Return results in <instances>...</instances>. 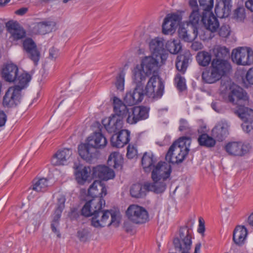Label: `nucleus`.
Instances as JSON below:
<instances>
[{
  "mask_svg": "<svg viewBox=\"0 0 253 253\" xmlns=\"http://www.w3.org/2000/svg\"><path fill=\"white\" fill-rule=\"evenodd\" d=\"M59 225V223H51V228L53 232L57 235L58 238H60L61 234L59 231L57 229V227Z\"/></svg>",
  "mask_w": 253,
  "mask_h": 253,
  "instance_id": "obj_59",
  "label": "nucleus"
},
{
  "mask_svg": "<svg viewBox=\"0 0 253 253\" xmlns=\"http://www.w3.org/2000/svg\"><path fill=\"white\" fill-rule=\"evenodd\" d=\"M179 130L180 131H183L186 133H191V129L188 122L186 120L183 119L180 120Z\"/></svg>",
  "mask_w": 253,
  "mask_h": 253,
  "instance_id": "obj_49",
  "label": "nucleus"
},
{
  "mask_svg": "<svg viewBox=\"0 0 253 253\" xmlns=\"http://www.w3.org/2000/svg\"><path fill=\"white\" fill-rule=\"evenodd\" d=\"M128 108L122 100L115 97L113 99V112L112 116L117 118H121L123 120L127 116Z\"/></svg>",
  "mask_w": 253,
  "mask_h": 253,
  "instance_id": "obj_28",
  "label": "nucleus"
},
{
  "mask_svg": "<svg viewBox=\"0 0 253 253\" xmlns=\"http://www.w3.org/2000/svg\"><path fill=\"white\" fill-rule=\"evenodd\" d=\"M146 191H151L145 188V184L143 187L140 184H133L130 190V193L132 197L139 198L145 196Z\"/></svg>",
  "mask_w": 253,
  "mask_h": 253,
  "instance_id": "obj_38",
  "label": "nucleus"
},
{
  "mask_svg": "<svg viewBox=\"0 0 253 253\" xmlns=\"http://www.w3.org/2000/svg\"><path fill=\"white\" fill-rule=\"evenodd\" d=\"M25 82L21 80L20 85H14L8 88L3 97L2 104L4 107L13 108L20 103L21 91L28 86L25 85Z\"/></svg>",
  "mask_w": 253,
  "mask_h": 253,
  "instance_id": "obj_8",
  "label": "nucleus"
},
{
  "mask_svg": "<svg viewBox=\"0 0 253 253\" xmlns=\"http://www.w3.org/2000/svg\"><path fill=\"white\" fill-rule=\"evenodd\" d=\"M242 127L243 130L248 133L253 131V126L252 125V123L249 122H244V123L242 125Z\"/></svg>",
  "mask_w": 253,
  "mask_h": 253,
  "instance_id": "obj_55",
  "label": "nucleus"
},
{
  "mask_svg": "<svg viewBox=\"0 0 253 253\" xmlns=\"http://www.w3.org/2000/svg\"><path fill=\"white\" fill-rule=\"evenodd\" d=\"M32 186V189L37 192H45L48 186V180L44 178L35 179L33 181Z\"/></svg>",
  "mask_w": 253,
  "mask_h": 253,
  "instance_id": "obj_40",
  "label": "nucleus"
},
{
  "mask_svg": "<svg viewBox=\"0 0 253 253\" xmlns=\"http://www.w3.org/2000/svg\"><path fill=\"white\" fill-rule=\"evenodd\" d=\"M213 52L216 59L213 60L227 61L226 59L229 57V50L225 46H217L214 48Z\"/></svg>",
  "mask_w": 253,
  "mask_h": 253,
  "instance_id": "obj_41",
  "label": "nucleus"
},
{
  "mask_svg": "<svg viewBox=\"0 0 253 253\" xmlns=\"http://www.w3.org/2000/svg\"><path fill=\"white\" fill-rule=\"evenodd\" d=\"M248 234L247 229L244 226H237L233 233V239L236 244L242 245L246 238Z\"/></svg>",
  "mask_w": 253,
  "mask_h": 253,
  "instance_id": "obj_33",
  "label": "nucleus"
},
{
  "mask_svg": "<svg viewBox=\"0 0 253 253\" xmlns=\"http://www.w3.org/2000/svg\"><path fill=\"white\" fill-rule=\"evenodd\" d=\"M28 11V8L27 7H22L15 11V13L17 15L22 16L26 14Z\"/></svg>",
  "mask_w": 253,
  "mask_h": 253,
  "instance_id": "obj_63",
  "label": "nucleus"
},
{
  "mask_svg": "<svg viewBox=\"0 0 253 253\" xmlns=\"http://www.w3.org/2000/svg\"><path fill=\"white\" fill-rule=\"evenodd\" d=\"M231 58L237 65H250L253 63V51L248 47H240L232 51Z\"/></svg>",
  "mask_w": 253,
  "mask_h": 253,
  "instance_id": "obj_12",
  "label": "nucleus"
},
{
  "mask_svg": "<svg viewBox=\"0 0 253 253\" xmlns=\"http://www.w3.org/2000/svg\"><path fill=\"white\" fill-rule=\"evenodd\" d=\"M166 48L171 54H177L181 49L182 46L178 39L168 41Z\"/></svg>",
  "mask_w": 253,
  "mask_h": 253,
  "instance_id": "obj_42",
  "label": "nucleus"
},
{
  "mask_svg": "<svg viewBox=\"0 0 253 253\" xmlns=\"http://www.w3.org/2000/svg\"><path fill=\"white\" fill-rule=\"evenodd\" d=\"M245 6L248 9L253 12V0H248L246 1Z\"/></svg>",
  "mask_w": 253,
  "mask_h": 253,
  "instance_id": "obj_64",
  "label": "nucleus"
},
{
  "mask_svg": "<svg viewBox=\"0 0 253 253\" xmlns=\"http://www.w3.org/2000/svg\"><path fill=\"white\" fill-rule=\"evenodd\" d=\"M164 85L158 75L152 76L145 88L146 95L150 98H160L163 94Z\"/></svg>",
  "mask_w": 253,
  "mask_h": 253,
  "instance_id": "obj_11",
  "label": "nucleus"
},
{
  "mask_svg": "<svg viewBox=\"0 0 253 253\" xmlns=\"http://www.w3.org/2000/svg\"><path fill=\"white\" fill-rule=\"evenodd\" d=\"M105 129L109 133H116L122 129L123 126V120L111 116L102 121Z\"/></svg>",
  "mask_w": 253,
  "mask_h": 253,
  "instance_id": "obj_21",
  "label": "nucleus"
},
{
  "mask_svg": "<svg viewBox=\"0 0 253 253\" xmlns=\"http://www.w3.org/2000/svg\"><path fill=\"white\" fill-rule=\"evenodd\" d=\"M202 15H201L199 10H196L195 9L192 10L191 14L189 17V24L192 26V29L197 28L200 22H201Z\"/></svg>",
  "mask_w": 253,
  "mask_h": 253,
  "instance_id": "obj_45",
  "label": "nucleus"
},
{
  "mask_svg": "<svg viewBox=\"0 0 253 253\" xmlns=\"http://www.w3.org/2000/svg\"><path fill=\"white\" fill-rule=\"evenodd\" d=\"M229 124L225 120L218 122L211 131L212 136L218 141H223L229 134Z\"/></svg>",
  "mask_w": 253,
  "mask_h": 253,
  "instance_id": "obj_19",
  "label": "nucleus"
},
{
  "mask_svg": "<svg viewBox=\"0 0 253 253\" xmlns=\"http://www.w3.org/2000/svg\"><path fill=\"white\" fill-rule=\"evenodd\" d=\"M6 121V115L3 111H0V127L4 125Z\"/></svg>",
  "mask_w": 253,
  "mask_h": 253,
  "instance_id": "obj_62",
  "label": "nucleus"
},
{
  "mask_svg": "<svg viewBox=\"0 0 253 253\" xmlns=\"http://www.w3.org/2000/svg\"><path fill=\"white\" fill-rule=\"evenodd\" d=\"M234 113L244 122H253V110L252 109L241 105Z\"/></svg>",
  "mask_w": 253,
  "mask_h": 253,
  "instance_id": "obj_32",
  "label": "nucleus"
},
{
  "mask_svg": "<svg viewBox=\"0 0 253 253\" xmlns=\"http://www.w3.org/2000/svg\"><path fill=\"white\" fill-rule=\"evenodd\" d=\"M234 16L238 20L242 21L246 17L245 10L243 7H238L234 11Z\"/></svg>",
  "mask_w": 253,
  "mask_h": 253,
  "instance_id": "obj_52",
  "label": "nucleus"
},
{
  "mask_svg": "<svg viewBox=\"0 0 253 253\" xmlns=\"http://www.w3.org/2000/svg\"><path fill=\"white\" fill-rule=\"evenodd\" d=\"M191 142L189 137L179 138L169 147L166 155V160L173 164L182 163L189 153Z\"/></svg>",
  "mask_w": 253,
  "mask_h": 253,
  "instance_id": "obj_3",
  "label": "nucleus"
},
{
  "mask_svg": "<svg viewBox=\"0 0 253 253\" xmlns=\"http://www.w3.org/2000/svg\"><path fill=\"white\" fill-rule=\"evenodd\" d=\"M127 157L129 159L133 158L137 155V149L136 147L133 145L129 144L127 149Z\"/></svg>",
  "mask_w": 253,
  "mask_h": 253,
  "instance_id": "obj_53",
  "label": "nucleus"
},
{
  "mask_svg": "<svg viewBox=\"0 0 253 253\" xmlns=\"http://www.w3.org/2000/svg\"><path fill=\"white\" fill-rule=\"evenodd\" d=\"M125 84V74L123 72L120 73L116 78L115 85L118 90L123 91Z\"/></svg>",
  "mask_w": 253,
  "mask_h": 253,
  "instance_id": "obj_46",
  "label": "nucleus"
},
{
  "mask_svg": "<svg viewBox=\"0 0 253 253\" xmlns=\"http://www.w3.org/2000/svg\"><path fill=\"white\" fill-rule=\"evenodd\" d=\"M246 78L249 84L253 85V68H250L247 71Z\"/></svg>",
  "mask_w": 253,
  "mask_h": 253,
  "instance_id": "obj_56",
  "label": "nucleus"
},
{
  "mask_svg": "<svg viewBox=\"0 0 253 253\" xmlns=\"http://www.w3.org/2000/svg\"><path fill=\"white\" fill-rule=\"evenodd\" d=\"M224 148L230 156L242 157L249 152L251 146L248 143L234 141L228 143Z\"/></svg>",
  "mask_w": 253,
  "mask_h": 253,
  "instance_id": "obj_15",
  "label": "nucleus"
},
{
  "mask_svg": "<svg viewBox=\"0 0 253 253\" xmlns=\"http://www.w3.org/2000/svg\"><path fill=\"white\" fill-rule=\"evenodd\" d=\"M199 2L203 11H211L213 6V0H199Z\"/></svg>",
  "mask_w": 253,
  "mask_h": 253,
  "instance_id": "obj_47",
  "label": "nucleus"
},
{
  "mask_svg": "<svg viewBox=\"0 0 253 253\" xmlns=\"http://www.w3.org/2000/svg\"><path fill=\"white\" fill-rule=\"evenodd\" d=\"M88 196L93 198H103L107 194V189L101 181L95 180L90 186L88 190Z\"/></svg>",
  "mask_w": 253,
  "mask_h": 253,
  "instance_id": "obj_23",
  "label": "nucleus"
},
{
  "mask_svg": "<svg viewBox=\"0 0 253 253\" xmlns=\"http://www.w3.org/2000/svg\"><path fill=\"white\" fill-rule=\"evenodd\" d=\"M74 168L75 169V174L79 183L83 184L88 180L91 172L89 167H84L81 170L78 171L79 166L77 163H74Z\"/></svg>",
  "mask_w": 253,
  "mask_h": 253,
  "instance_id": "obj_35",
  "label": "nucleus"
},
{
  "mask_svg": "<svg viewBox=\"0 0 253 253\" xmlns=\"http://www.w3.org/2000/svg\"><path fill=\"white\" fill-rule=\"evenodd\" d=\"M126 214L129 220L136 224L145 223L149 219L147 211L136 205L129 206L126 211Z\"/></svg>",
  "mask_w": 253,
  "mask_h": 253,
  "instance_id": "obj_13",
  "label": "nucleus"
},
{
  "mask_svg": "<svg viewBox=\"0 0 253 253\" xmlns=\"http://www.w3.org/2000/svg\"><path fill=\"white\" fill-rule=\"evenodd\" d=\"M199 227L198 228V232L199 233L202 234L204 235V232L205 231V222L202 217H200L199 218Z\"/></svg>",
  "mask_w": 253,
  "mask_h": 253,
  "instance_id": "obj_57",
  "label": "nucleus"
},
{
  "mask_svg": "<svg viewBox=\"0 0 253 253\" xmlns=\"http://www.w3.org/2000/svg\"><path fill=\"white\" fill-rule=\"evenodd\" d=\"M1 76L4 80L7 82L15 83V85H20V80L25 82V85H28L31 80V75L25 72H19L18 67L13 64H6L2 68Z\"/></svg>",
  "mask_w": 253,
  "mask_h": 253,
  "instance_id": "obj_7",
  "label": "nucleus"
},
{
  "mask_svg": "<svg viewBox=\"0 0 253 253\" xmlns=\"http://www.w3.org/2000/svg\"><path fill=\"white\" fill-rule=\"evenodd\" d=\"M151 172L153 182L145 183V188L156 194L164 192L166 189L167 181L171 172L170 165L166 162H159L153 166Z\"/></svg>",
  "mask_w": 253,
  "mask_h": 253,
  "instance_id": "obj_2",
  "label": "nucleus"
},
{
  "mask_svg": "<svg viewBox=\"0 0 253 253\" xmlns=\"http://www.w3.org/2000/svg\"><path fill=\"white\" fill-rule=\"evenodd\" d=\"M198 142L201 146L207 147H212L215 144V140L206 133L200 135L198 138Z\"/></svg>",
  "mask_w": 253,
  "mask_h": 253,
  "instance_id": "obj_44",
  "label": "nucleus"
},
{
  "mask_svg": "<svg viewBox=\"0 0 253 253\" xmlns=\"http://www.w3.org/2000/svg\"><path fill=\"white\" fill-rule=\"evenodd\" d=\"M190 57L189 55H180L177 57L175 63L178 71L184 74L188 66Z\"/></svg>",
  "mask_w": 253,
  "mask_h": 253,
  "instance_id": "obj_36",
  "label": "nucleus"
},
{
  "mask_svg": "<svg viewBox=\"0 0 253 253\" xmlns=\"http://www.w3.org/2000/svg\"><path fill=\"white\" fill-rule=\"evenodd\" d=\"M180 20V16L176 13L168 14L164 20L162 25V32L165 35L173 32Z\"/></svg>",
  "mask_w": 253,
  "mask_h": 253,
  "instance_id": "obj_17",
  "label": "nucleus"
},
{
  "mask_svg": "<svg viewBox=\"0 0 253 253\" xmlns=\"http://www.w3.org/2000/svg\"><path fill=\"white\" fill-rule=\"evenodd\" d=\"M58 201L57 204L56 210H60V211L63 210L65 208V202L66 199L64 196H61L58 198Z\"/></svg>",
  "mask_w": 253,
  "mask_h": 253,
  "instance_id": "obj_54",
  "label": "nucleus"
},
{
  "mask_svg": "<svg viewBox=\"0 0 253 253\" xmlns=\"http://www.w3.org/2000/svg\"><path fill=\"white\" fill-rule=\"evenodd\" d=\"M90 234V230L87 228L82 229L77 232V236L81 241H85Z\"/></svg>",
  "mask_w": 253,
  "mask_h": 253,
  "instance_id": "obj_50",
  "label": "nucleus"
},
{
  "mask_svg": "<svg viewBox=\"0 0 253 253\" xmlns=\"http://www.w3.org/2000/svg\"><path fill=\"white\" fill-rule=\"evenodd\" d=\"M191 48L193 50L197 51L203 48V44L200 42H195L192 43Z\"/></svg>",
  "mask_w": 253,
  "mask_h": 253,
  "instance_id": "obj_61",
  "label": "nucleus"
},
{
  "mask_svg": "<svg viewBox=\"0 0 253 253\" xmlns=\"http://www.w3.org/2000/svg\"><path fill=\"white\" fill-rule=\"evenodd\" d=\"M192 231L187 227L179 229V236L173 239L174 248L179 253H190L192 245Z\"/></svg>",
  "mask_w": 253,
  "mask_h": 253,
  "instance_id": "obj_9",
  "label": "nucleus"
},
{
  "mask_svg": "<svg viewBox=\"0 0 253 253\" xmlns=\"http://www.w3.org/2000/svg\"><path fill=\"white\" fill-rule=\"evenodd\" d=\"M230 28L228 25L223 24L221 26L219 31V35L223 38H226L230 34Z\"/></svg>",
  "mask_w": 253,
  "mask_h": 253,
  "instance_id": "obj_51",
  "label": "nucleus"
},
{
  "mask_svg": "<svg viewBox=\"0 0 253 253\" xmlns=\"http://www.w3.org/2000/svg\"><path fill=\"white\" fill-rule=\"evenodd\" d=\"M130 132L126 129H121L118 134H114L111 138V143L113 147H123L129 141Z\"/></svg>",
  "mask_w": 253,
  "mask_h": 253,
  "instance_id": "obj_22",
  "label": "nucleus"
},
{
  "mask_svg": "<svg viewBox=\"0 0 253 253\" xmlns=\"http://www.w3.org/2000/svg\"><path fill=\"white\" fill-rule=\"evenodd\" d=\"M88 144L96 150V149L103 148L107 143L106 137L100 132H95L88 137Z\"/></svg>",
  "mask_w": 253,
  "mask_h": 253,
  "instance_id": "obj_27",
  "label": "nucleus"
},
{
  "mask_svg": "<svg viewBox=\"0 0 253 253\" xmlns=\"http://www.w3.org/2000/svg\"><path fill=\"white\" fill-rule=\"evenodd\" d=\"M58 50L52 47L49 50V56L52 59H55L58 55Z\"/></svg>",
  "mask_w": 253,
  "mask_h": 253,
  "instance_id": "obj_60",
  "label": "nucleus"
},
{
  "mask_svg": "<svg viewBox=\"0 0 253 253\" xmlns=\"http://www.w3.org/2000/svg\"><path fill=\"white\" fill-rule=\"evenodd\" d=\"M149 109L143 106H134L129 108L127 113L126 122L130 125H135L138 122L145 120L148 117Z\"/></svg>",
  "mask_w": 253,
  "mask_h": 253,
  "instance_id": "obj_14",
  "label": "nucleus"
},
{
  "mask_svg": "<svg viewBox=\"0 0 253 253\" xmlns=\"http://www.w3.org/2000/svg\"><path fill=\"white\" fill-rule=\"evenodd\" d=\"M78 151L80 156L87 162H91L95 157L96 150L91 146L87 141L86 143L82 144L78 146Z\"/></svg>",
  "mask_w": 253,
  "mask_h": 253,
  "instance_id": "obj_29",
  "label": "nucleus"
},
{
  "mask_svg": "<svg viewBox=\"0 0 253 253\" xmlns=\"http://www.w3.org/2000/svg\"><path fill=\"white\" fill-rule=\"evenodd\" d=\"M175 81L177 88L180 90H183L185 88V79L181 77L180 74H177L175 78Z\"/></svg>",
  "mask_w": 253,
  "mask_h": 253,
  "instance_id": "obj_48",
  "label": "nucleus"
},
{
  "mask_svg": "<svg viewBox=\"0 0 253 253\" xmlns=\"http://www.w3.org/2000/svg\"><path fill=\"white\" fill-rule=\"evenodd\" d=\"M232 7V0H219L215 5V12L221 18H225L229 15Z\"/></svg>",
  "mask_w": 253,
  "mask_h": 253,
  "instance_id": "obj_26",
  "label": "nucleus"
},
{
  "mask_svg": "<svg viewBox=\"0 0 253 253\" xmlns=\"http://www.w3.org/2000/svg\"><path fill=\"white\" fill-rule=\"evenodd\" d=\"M193 35L188 33V31L184 27H180L178 30L179 37L186 42H191L197 36L198 30L197 28L192 29Z\"/></svg>",
  "mask_w": 253,
  "mask_h": 253,
  "instance_id": "obj_37",
  "label": "nucleus"
},
{
  "mask_svg": "<svg viewBox=\"0 0 253 253\" xmlns=\"http://www.w3.org/2000/svg\"><path fill=\"white\" fill-rule=\"evenodd\" d=\"M211 55L207 51H203L198 53L196 60L198 64L202 66H208L211 61Z\"/></svg>",
  "mask_w": 253,
  "mask_h": 253,
  "instance_id": "obj_43",
  "label": "nucleus"
},
{
  "mask_svg": "<svg viewBox=\"0 0 253 253\" xmlns=\"http://www.w3.org/2000/svg\"><path fill=\"white\" fill-rule=\"evenodd\" d=\"M6 27L14 40L21 39L25 36V31L16 22L8 21L6 23Z\"/></svg>",
  "mask_w": 253,
  "mask_h": 253,
  "instance_id": "obj_30",
  "label": "nucleus"
},
{
  "mask_svg": "<svg viewBox=\"0 0 253 253\" xmlns=\"http://www.w3.org/2000/svg\"><path fill=\"white\" fill-rule=\"evenodd\" d=\"M72 150L65 148L58 151L53 156L51 163L54 166L65 165L72 155Z\"/></svg>",
  "mask_w": 253,
  "mask_h": 253,
  "instance_id": "obj_20",
  "label": "nucleus"
},
{
  "mask_svg": "<svg viewBox=\"0 0 253 253\" xmlns=\"http://www.w3.org/2000/svg\"><path fill=\"white\" fill-rule=\"evenodd\" d=\"M230 69V65L227 61L213 60L211 66L203 71L202 80L206 83L213 84L219 80Z\"/></svg>",
  "mask_w": 253,
  "mask_h": 253,
  "instance_id": "obj_5",
  "label": "nucleus"
},
{
  "mask_svg": "<svg viewBox=\"0 0 253 253\" xmlns=\"http://www.w3.org/2000/svg\"><path fill=\"white\" fill-rule=\"evenodd\" d=\"M201 22L204 25L206 29L211 32L216 31L219 26L218 19L210 10L202 12Z\"/></svg>",
  "mask_w": 253,
  "mask_h": 253,
  "instance_id": "obj_18",
  "label": "nucleus"
},
{
  "mask_svg": "<svg viewBox=\"0 0 253 253\" xmlns=\"http://www.w3.org/2000/svg\"><path fill=\"white\" fill-rule=\"evenodd\" d=\"M105 200L100 198H93L87 202L82 209V213L85 216L92 215L91 225L95 228H102L106 224V221L111 216V221L108 226L114 227L119 226L120 222V212L114 211H105L101 209L105 205Z\"/></svg>",
  "mask_w": 253,
  "mask_h": 253,
  "instance_id": "obj_1",
  "label": "nucleus"
},
{
  "mask_svg": "<svg viewBox=\"0 0 253 253\" xmlns=\"http://www.w3.org/2000/svg\"><path fill=\"white\" fill-rule=\"evenodd\" d=\"M132 81L135 86L133 90L127 92L124 97L125 103L128 106H132L141 102L146 95L145 90L143 89L145 81L139 80L137 82L133 76Z\"/></svg>",
  "mask_w": 253,
  "mask_h": 253,
  "instance_id": "obj_10",
  "label": "nucleus"
},
{
  "mask_svg": "<svg viewBox=\"0 0 253 253\" xmlns=\"http://www.w3.org/2000/svg\"><path fill=\"white\" fill-rule=\"evenodd\" d=\"M92 174L103 180H108L115 177L113 170L104 165H99L94 168Z\"/></svg>",
  "mask_w": 253,
  "mask_h": 253,
  "instance_id": "obj_25",
  "label": "nucleus"
},
{
  "mask_svg": "<svg viewBox=\"0 0 253 253\" xmlns=\"http://www.w3.org/2000/svg\"><path fill=\"white\" fill-rule=\"evenodd\" d=\"M157 163L156 158L151 152H145L141 159V165L145 172H150Z\"/></svg>",
  "mask_w": 253,
  "mask_h": 253,
  "instance_id": "obj_31",
  "label": "nucleus"
},
{
  "mask_svg": "<svg viewBox=\"0 0 253 253\" xmlns=\"http://www.w3.org/2000/svg\"><path fill=\"white\" fill-rule=\"evenodd\" d=\"M62 212V211H60V210L55 209L54 216L52 223H59V220L60 218Z\"/></svg>",
  "mask_w": 253,
  "mask_h": 253,
  "instance_id": "obj_58",
  "label": "nucleus"
},
{
  "mask_svg": "<svg viewBox=\"0 0 253 253\" xmlns=\"http://www.w3.org/2000/svg\"><path fill=\"white\" fill-rule=\"evenodd\" d=\"M123 162L122 156L118 152L111 153L108 159L107 163L115 169L121 168Z\"/></svg>",
  "mask_w": 253,
  "mask_h": 253,
  "instance_id": "obj_39",
  "label": "nucleus"
},
{
  "mask_svg": "<svg viewBox=\"0 0 253 253\" xmlns=\"http://www.w3.org/2000/svg\"><path fill=\"white\" fill-rule=\"evenodd\" d=\"M23 47L27 57L37 65L40 59L41 53L35 42L31 38H26L23 42Z\"/></svg>",
  "mask_w": 253,
  "mask_h": 253,
  "instance_id": "obj_16",
  "label": "nucleus"
},
{
  "mask_svg": "<svg viewBox=\"0 0 253 253\" xmlns=\"http://www.w3.org/2000/svg\"><path fill=\"white\" fill-rule=\"evenodd\" d=\"M221 85L223 90L227 91L224 96L225 100L233 105H236L237 108L242 105L243 101L247 100V93L244 91L242 88L232 83L229 79L226 80H222Z\"/></svg>",
  "mask_w": 253,
  "mask_h": 253,
  "instance_id": "obj_6",
  "label": "nucleus"
},
{
  "mask_svg": "<svg viewBox=\"0 0 253 253\" xmlns=\"http://www.w3.org/2000/svg\"><path fill=\"white\" fill-rule=\"evenodd\" d=\"M161 58L151 55L145 57L141 64L137 65L132 71L133 76L136 81H146L147 77L151 75H158L159 61Z\"/></svg>",
  "mask_w": 253,
  "mask_h": 253,
  "instance_id": "obj_4",
  "label": "nucleus"
},
{
  "mask_svg": "<svg viewBox=\"0 0 253 253\" xmlns=\"http://www.w3.org/2000/svg\"><path fill=\"white\" fill-rule=\"evenodd\" d=\"M149 48L152 55L163 59L164 55V40L161 38H156L151 41L149 43Z\"/></svg>",
  "mask_w": 253,
  "mask_h": 253,
  "instance_id": "obj_24",
  "label": "nucleus"
},
{
  "mask_svg": "<svg viewBox=\"0 0 253 253\" xmlns=\"http://www.w3.org/2000/svg\"><path fill=\"white\" fill-rule=\"evenodd\" d=\"M56 23L53 21H44L37 23L35 29L39 34L44 35L52 31Z\"/></svg>",
  "mask_w": 253,
  "mask_h": 253,
  "instance_id": "obj_34",
  "label": "nucleus"
}]
</instances>
